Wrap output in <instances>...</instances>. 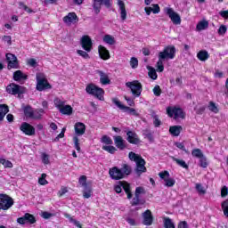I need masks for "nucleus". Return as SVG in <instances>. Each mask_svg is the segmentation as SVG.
Segmentation results:
<instances>
[{
  "label": "nucleus",
  "mask_w": 228,
  "mask_h": 228,
  "mask_svg": "<svg viewBox=\"0 0 228 228\" xmlns=\"http://www.w3.org/2000/svg\"><path fill=\"white\" fill-rule=\"evenodd\" d=\"M101 142L102 143H105V145H113V140H111L108 135H103Z\"/></svg>",
  "instance_id": "obj_47"
},
{
  "label": "nucleus",
  "mask_w": 228,
  "mask_h": 228,
  "mask_svg": "<svg viewBox=\"0 0 228 228\" xmlns=\"http://www.w3.org/2000/svg\"><path fill=\"white\" fill-rule=\"evenodd\" d=\"M102 150L106 151L110 154H115V152H117V148H115V146H111V145L102 146Z\"/></svg>",
  "instance_id": "obj_49"
},
{
  "label": "nucleus",
  "mask_w": 228,
  "mask_h": 228,
  "mask_svg": "<svg viewBox=\"0 0 228 228\" xmlns=\"http://www.w3.org/2000/svg\"><path fill=\"white\" fill-rule=\"evenodd\" d=\"M175 58V46L168 45L160 53H159V61L157 62L158 72H163L165 70V66H163V61L165 60H174Z\"/></svg>",
  "instance_id": "obj_1"
},
{
  "label": "nucleus",
  "mask_w": 228,
  "mask_h": 228,
  "mask_svg": "<svg viewBox=\"0 0 228 228\" xmlns=\"http://www.w3.org/2000/svg\"><path fill=\"white\" fill-rule=\"evenodd\" d=\"M98 53L100 54V57L102 58V60H110V51H108V49H106V47L100 45L98 47Z\"/></svg>",
  "instance_id": "obj_29"
},
{
  "label": "nucleus",
  "mask_w": 228,
  "mask_h": 228,
  "mask_svg": "<svg viewBox=\"0 0 228 228\" xmlns=\"http://www.w3.org/2000/svg\"><path fill=\"white\" fill-rule=\"evenodd\" d=\"M164 227L165 228H175V224H174V222H172V219H170V217H165L164 218Z\"/></svg>",
  "instance_id": "obj_39"
},
{
  "label": "nucleus",
  "mask_w": 228,
  "mask_h": 228,
  "mask_svg": "<svg viewBox=\"0 0 228 228\" xmlns=\"http://www.w3.org/2000/svg\"><path fill=\"white\" fill-rule=\"evenodd\" d=\"M183 131V126H172L169 127V133L172 136H179Z\"/></svg>",
  "instance_id": "obj_30"
},
{
  "label": "nucleus",
  "mask_w": 228,
  "mask_h": 228,
  "mask_svg": "<svg viewBox=\"0 0 228 228\" xmlns=\"http://www.w3.org/2000/svg\"><path fill=\"white\" fill-rule=\"evenodd\" d=\"M86 131V126L85 124L78 122L75 125V133L77 136H83L85 134V132Z\"/></svg>",
  "instance_id": "obj_26"
},
{
  "label": "nucleus",
  "mask_w": 228,
  "mask_h": 228,
  "mask_svg": "<svg viewBox=\"0 0 228 228\" xmlns=\"http://www.w3.org/2000/svg\"><path fill=\"white\" fill-rule=\"evenodd\" d=\"M165 13L168 15L169 19L172 20L173 24L179 25L181 24V16L175 12H174V9L170 7H166L164 9Z\"/></svg>",
  "instance_id": "obj_13"
},
{
  "label": "nucleus",
  "mask_w": 228,
  "mask_h": 228,
  "mask_svg": "<svg viewBox=\"0 0 228 228\" xmlns=\"http://www.w3.org/2000/svg\"><path fill=\"white\" fill-rule=\"evenodd\" d=\"M221 208L223 209L224 216L228 218V199L222 202Z\"/></svg>",
  "instance_id": "obj_43"
},
{
  "label": "nucleus",
  "mask_w": 228,
  "mask_h": 228,
  "mask_svg": "<svg viewBox=\"0 0 228 228\" xmlns=\"http://www.w3.org/2000/svg\"><path fill=\"white\" fill-rule=\"evenodd\" d=\"M20 8H22L25 12L28 13H33V10H31L29 7H28L26 4H24L22 2L19 3Z\"/></svg>",
  "instance_id": "obj_55"
},
{
  "label": "nucleus",
  "mask_w": 228,
  "mask_h": 228,
  "mask_svg": "<svg viewBox=\"0 0 228 228\" xmlns=\"http://www.w3.org/2000/svg\"><path fill=\"white\" fill-rule=\"evenodd\" d=\"M172 160L175 161L178 165V167H181L182 168H185V170H188L189 166L186 164V161L183 159H179L175 157H171Z\"/></svg>",
  "instance_id": "obj_34"
},
{
  "label": "nucleus",
  "mask_w": 228,
  "mask_h": 228,
  "mask_svg": "<svg viewBox=\"0 0 228 228\" xmlns=\"http://www.w3.org/2000/svg\"><path fill=\"white\" fill-rule=\"evenodd\" d=\"M159 177L164 181V186L167 188H172L175 184V179L170 177V173L168 171H162L159 173Z\"/></svg>",
  "instance_id": "obj_10"
},
{
  "label": "nucleus",
  "mask_w": 228,
  "mask_h": 228,
  "mask_svg": "<svg viewBox=\"0 0 228 228\" xmlns=\"http://www.w3.org/2000/svg\"><path fill=\"white\" fill-rule=\"evenodd\" d=\"M152 7H145L144 11L146 12V15H151V13H159L161 12V9L159 8V5L158 4H153L151 5Z\"/></svg>",
  "instance_id": "obj_28"
},
{
  "label": "nucleus",
  "mask_w": 228,
  "mask_h": 228,
  "mask_svg": "<svg viewBox=\"0 0 228 228\" xmlns=\"http://www.w3.org/2000/svg\"><path fill=\"white\" fill-rule=\"evenodd\" d=\"M195 189L200 195H206V189L202 186V183H196Z\"/></svg>",
  "instance_id": "obj_46"
},
{
  "label": "nucleus",
  "mask_w": 228,
  "mask_h": 228,
  "mask_svg": "<svg viewBox=\"0 0 228 228\" xmlns=\"http://www.w3.org/2000/svg\"><path fill=\"white\" fill-rule=\"evenodd\" d=\"M78 183L80 185L83 186V188H86V186H88V184L86 183V175H81L79 177Z\"/></svg>",
  "instance_id": "obj_51"
},
{
  "label": "nucleus",
  "mask_w": 228,
  "mask_h": 228,
  "mask_svg": "<svg viewBox=\"0 0 228 228\" xmlns=\"http://www.w3.org/2000/svg\"><path fill=\"white\" fill-rule=\"evenodd\" d=\"M133 169L131 166L127 164H124L122 168H118V167H113L109 170V175L114 181H120V179H124L126 175H129Z\"/></svg>",
  "instance_id": "obj_2"
},
{
  "label": "nucleus",
  "mask_w": 228,
  "mask_h": 228,
  "mask_svg": "<svg viewBox=\"0 0 228 228\" xmlns=\"http://www.w3.org/2000/svg\"><path fill=\"white\" fill-rule=\"evenodd\" d=\"M77 20L78 19L76 12H69L67 16L63 18V21L65 22V24H68V26H70V24L74 22H77Z\"/></svg>",
  "instance_id": "obj_22"
},
{
  "label": "nucleus",
  "mask_w": 228,
  "mask_h": 228,
  "mask_svg": "<svg viewBox=\"0 0 228 228\" xmlns=\"http://www.w3.org/2000/svg\"><path fill=\"white\" fill-rule=\"evenodd\" d=\"M37 219L34 215L29 213H26L23 216L17 219V223L20 225H24L25 224H35Z\"/></svg>",
  "instance_id": "obj_15"
},
{
  "label": "nucleus",
  "mask_w": 228,
  "mask_h": 228,
  "mask_svg": "<svg viewBox=\"0 0 228 228\" xmlns=\"http://www.w3.org/2000/svg\"><path fill=\"white\" fill-rule=\"evenodd\" d=\"M208 28H209V22H208L206 20H203L197 24L196 30L204 31V29H208Z\"/></svg>",
  "instance_id": "obj_31"
},
{
  "label": "nucleus",
  "mask_w": 228,
  "mask_h": 228,
  "mask_svg": "<svg viewBox=\"0 0 228 228\" xmlns=\"http://www.w3.org/2000/svg\"><path fill=\"white\" fill-rule=\"evenodd\" d=\"M36 79H37V90H38V92H44V90H51L52 88L51 84H49L44 73H37Z\"/></svg>",
  "instance_id": "obj_5"
},
{
  "label": "nucleus",
  "mask_w": 228,
  "mask_h": 228,
  "mask_svg": "<svg viewBox=\"0 0 228 228\" xmlns=\"http://www.w3.org/2000/svg\"><path fill=\"white\" fill-rule=\"evenodd\" d=\"M126 140L128 142V143H132V145H138L139 143L142 142V141H140V137H138V134H136V132H133V131H128L126 133Z\"/></svg>",
  "instance_id": "obj_17"
},
{
  "label": "nucleus",
  "mask_w": 228,
  "mask_h": 228,
  "mask_svg": "<svg viewBox=\"0 0 228 228\" xmlns=\"http://www.w3.org/2000/svg\"><path fill=\"white\" fill-rule=\"evenodd\" d=\"M148 74L151 79H154V80L158 79V73H156V69H150Z\"/></svg>",
  "instance_id": "obj_56"
},
{
  "label": "nucleus",
  "mask_w": 228,
  "mask_h": 228,
  "mask_svg": "<svg viewBox=\"0 0 228 228\" xmlns=\"http://www.w3.org/2000/svg\"><path fill=\"white\" fill-rule=\"evenodd\" d=\"M12 206H13V200L6 194H0V209L6 211Z\"/></svg>",
  "instance_id": "obj_12"
},
{
  "label": "nucleus",
  "mask_w": 228,
  "mask_h": 228,
  "mask_svg": "<svg viewBox=\"0 0 228 228\" xmlns=\"http://www.w3.org/2000/svg\"><path fill=\"white\" fill-rule=\"evenodd\" d=\"M118 5L120 12L121 20H126L127 19V11H126V4H124V1L122 0H118Z\"/></svg>",
  "instance_id": "obj_23"
},
{
  "label": "nucleus",
  "mask_w": 228,
  "mask_h": 228,
  "mask_svg": "<svg viewBox=\"0 0 228 228\" xmlns=\"http://www.w3.org/2000/svg\"><path fill=\"white\" fill-rule=\"evenodd\" d=\"M103 42L105 44H108L109 45H115V37H113V36L111 35H105L103 37Z\"/></svg>",
  "instance_id": "obj_37"
},
{
  "label": "nucleus",
  "mask_w": 228,
  "mask_h": 228,
  "mask_svg": "<svg viewBox=\"0 0 228 228\" xmlns=\"http://www.w3.org/2000/svg\"><path fill=\"white\" fill-rule=\"evenodd\" d=\"M86 94L89 95H94L99 101H104V89L95 86V84H89L86 87Z\"/></svg>",
  "instance_id": "obj_4"
},
{
  "label": "nucleus",
  "mask_w": 228,
  "mask_h": 228,
  "mask_svg": "<svg viewBox=\"0 0 228 228\" xmlns=\"http://www.w3.org/2000/svg\"><path fill=\"white\" fill-rule=\"evenodd\" d=\"M94 195V191H92V187L86 186L83 190V197L84 199H90Z\"/></svg>",
  "instance_id": "obj_36"
},
{
  "label": "nucleus",
  "mask_w": 228,
  "mask_h": 228,
  "mask_svg": "<svg viewBox=\"0 0 228 228\" xmlns=\"http://www.w3.org/2000/svg\"><path fill=\"white\" fill-rule=\"evenodd\" d=\"M228 195V188L227 186H223L222 189H221V197H227Z\"/></svg>",
  "instance_id": "obj_60"
},
{
  "label": "nucleus",
  "mask_w": 228,
  "mask_h": 228,
  "mask_svg": "<svg viewBox=\"0 0 228 228\" xmlns=\"http://www.w3.org/2000/svg\"><path fill=\"white\" fill-rule=\"evenodd\" d=\"M200 159V167L202 168H208V159L206 158L205 155H203Z\"/></svg>",
  "instance_id": "obj_50"
},
{
  "label": "nucleus",
  "mask_w": 228,
  "mask_h": 228,
  "mask_svg": "<svg viewBox=\"0 0 228 228\" xmlns=\"http://www.w3.org/2000/svg\"><path fill=\"white\" fill-rule=\"evenodd\" d=\"M69 190L67 189V187H61V190L58 191V195L59 197H63V195H65V193H68Z\"/></svg>",
  "instance_id": "obj_59"
},
{
  "label": "nucleus",
  "mask_w": 228,
  "mask_h": 228,
  "mask_svg": "<svg viewBox=\"0 0 228 228\" xmlns=\"http://www.w3.org/2000/svg\"><path fill=\"white\" fill-rule=\"evenodd\" d=\"M8 106L6 104H0V122L4 120V117H6V113H8Z\"/></svg>",
  "instance_id": "obj_33"
},
{
  "label": "nucleus",
  "mask_w": 228,
  "mask_h": 228,
  "mask_svg": "<svg viewBox=\"0 0 228 228\" xmlns=\"http://www.w3.org/2000/svg\"><path fill=\"white\" fill-rule=\"evenodd\" d=\"M41 160L44 165H50L51 160L49 159V154L45 152L41 153Z\"/></svg>",
  "instance_id": "obj_42"
},
{
  "label": "nucleus",
  "mask_w": 228,
  "mask_h": 228,
  "mask_svg": "<svg viewBox=\"0 0 228 228\" xmlns=\"http://www.w3.org/2000/svg\"><path fill=\"white\" fill-rule=\"evenodd\" d=\"M153 124L155 127H159L161 126V120H159L158 115H153Z\"/></svg>",
  "instance_id": "obj_54"
},
{
  "label": "nucleus",
  "mask_w": 228,
  "mask_h": 228,
  "mask_svg": "<svg viewBox=\"0 0 228 228\" xmlns=\"http://www.w3.org/2000/svg\"><path fill=\"white\" fill-rule=\"evenodd\" d=\"M128 158L130 161H134L136 165L135 173L137 175H142L143 172H147V167H145V159L142 158V155H138L133 151H130L128 153Z\"/></svg>",
  "instance_id": "obj_3"
},
{
  "label": "nucleus",
  "mask_w": 228,
  "mask_h": 228,
  "mask_svg": "<svg viewBox=\"0 0 228 228\" xmlns=\"http://www.w3.org/2000/svg\"><path fill=\"white\" fill-rule=\"evenodd\" d=\"M73 142L76 151H77V152H81V147L79 146V138H77V136H75L73 138Z\"/></svg>",
  "instance_id": "obj_52"
},
{
  "label": "nucleus",
  "mask_w": 228,
  "mask_h": 228,
  "mask_svg": "<svg viewBox=\"0 0 228 228\" xmlns=\"http://www.w3.org/2000/svg\"><path fill=\"white\" fill-rule=\"evenodd\" d=\"M27 63L29 67H37V60L35 59H28Z\"/></svg>",
  "instance_id": "obj_64"
},
{
  "label": "nucleus",
  "mask_w": 228,
  "mask_h": 228,
  "mask_svg": "<svg viewBox=\"0 0 228 228\" xmlns=\"http://www.w3.org/2000/svg\"><path fill=\"white\" fill-rule=\"evenodd\" d=\"M218 33L219 35H225V33H227V27H225L224 25H221L218 29Z\"/></svg>",
  "instance_id": "obj_61"
},
{
  "label": "nucleus",
  "mask_w": 228,
  "mask_h": 228,
  "mask_svg": "<svg viewBox=\"0 0 228 228\" xmlns=\"http://www.w3.org/2000/svg\"><path fill=\"white\" fill-rule=\"evenodd\" d=\"M20 129L28 136H33L35 134V127L28 123H22Z\"/></svg>",
  "instance_id": "obj_21"
},
{
  "label": "nucleus",
  "mask_w": 228,
  "mask_h": 228,
  "mask_svg": "<svg viewBox=\"0 0 228 228\" xmlns=\"http://www.w3.org/2000/svg\"><path fill=\"white\" fill-rule=\"evenodd\" d=\"M46 177H47V175L45 173H43L41 175V177L38 179V183L39 184H41V186H45V184H49V182L45 180Z\"/></svg>",
  "instance_id": "obj_48"
},
{
  "label": "nucleus",
  "mask_w": 228,
  "mask_h": 228,
  "mask_svg": "<svg viewBox=\"0 0 228 228\" xmlns=\"http://www.w3.org/2000/svg\"><path fill=\"white\" fill-rule=\"evenodd\" d=\"M77 54H79V56H81L85 60H88V58H90V55L88 54V53H86L83 50H77Z\"/></svg>",
  "instance_id": "obj_53"
},
{
  "label": "nucleus",
  "mask_w": 228,
  "mask_h": 228,
  "mask_svg": "<svg viewBox=\"0 0 228 228\" xmlns=\"http://www.w3.org/2000/svg\"><path fill=\"white\" fill-rule=\"evenodd\" d=\"M112 102H113V104H115V106L119 108V110H121L125 113H127L128 115H133V117H140V113H138L137 110L122 104V102L120 101H118V99L113 98Z\"/></svg>",
  "instance_id": "obj_7"
},
{
  "label": "nucleus",
  "mask_w": 228,
  "mask_h": 228,
  "mask_svg": "<svg viewBox=\"0 0 228 228\" xmlns=\"http://www.w3.org/2000/svg\"><path fill=\"white\" fill-rule=\"evenodd\" d=\"M96 72L100 76V83L102 85H110L111 83L110 77L104 71L97 70Z\"/></svg>",
  "instance_id": "obj_27"
},
{
  "label": "nucleus",
  "mask_w": 228,
  "mask_h": 228,
  "mask_svg": "<svg viewBox=\"0 0 228 228\" xmlns=\"http://www.w3.org/2000/svg\"><path fill=\"white\" fill-rule=\"evenodd\" d=\"M0 163L4 167V168H13V164L10 160H6L5 159H1Z\"/></svg>",
  "instance_id": "obj_44"
},
{
  "label": "nucleus",
  "mask_w": 228,
  "mask_h": 228,
  "mask_svg": "<svg viewBox=\"0 0 228 228\" xmlns=\"http://www.w3.org/2000/svg\"><path fill=\"white\" fill-rule=\"evenodd\" d=\"M7 94L11 95H20V94H24L26 92V88L24 86H20L15 83H12L6 87Z\"/></svg>",
  "instance_id": "obj_11"
},
{
  "label": "nucleus",
  "mask_w": 228,
  "mask_h": 228,
  "mask_svg": "<svg viewBox=\"0 0 228 228\" xmlns=\"http://www.w3.org/2000/svg\"><path fill=\"white\" fill-rule=\"evenodd\" d=\"M130 66L133 69H136L138 67V59L132 57L130 60Z\"/></svg>",
  "instance_id": "obj_57"
},
{
  "label": "nucleus",
  "mask_w": 228,
  "mask_h": 228,
  "mask_svg": "<svg viewBox=\"0 0 228 228\" xmlns=\"http://www.w3.org/2000/svg\"><path fill=\"white\" fill-rule=\"evenodd\" d=\"M6 60L8 61V69H19V61L17 56L13 53H6Z\"/></svg>",
  "instance_id": "obj_16"
},
{
  "label": "nucleus",
  "mask_w": 228,
  "mask_h": 228,
  "mask_svg": "<svg viewBox=\"0 0 228 228\" xmlns=\"http://www.w3.org/2000/svg\"><path fill=\"white\" fill-rule=\"evenodd\" d=\"M12 78L14 79V81H17L18 83H20L22 85L28 79V75L22 72V70H16L13 72Z\"/></svg>",
  "instance_id": "obj_19"
},
{
  "label": "nucleus",
  "mask_w": 228,
  "mask_h": 228,
  "mask_svg": "<svg viewBox=\"0 0 228 228\" xmlns=\"http://www.w3.org/2000/svg\"><path fill=\"white\" fill-rule=\"evenodd\" d=\"M126 87L129 88L132 95L134 97H140L142 95V92L143 90V86L138 80H134L132 82H126Z\"/></svg>",
  "instance_id": "obj_6"
},
{
  "label": "nucleus",
  "mask_w": 228,
  "mask_h": 228,
  "mask_svg": "<svg viewBox=\"0 0 228 228\" xmlns=\"http://www.w3.org/2000/svg\"><path fill=\"white\" fill-rule=\"evenodd\" d=\"M23 112L27 118H41L40 115L37 116L33 113V109L29 105L23 107Z\"/></svg>",
  "instance_id": "obj_25"
},
{
  "label": "nucleus",
  "mask_w": 228,
  "mask_h": 228,
  "mask_svg": "<svg viewBox=\"0 0 228 228\" xmlns=\"http://www.w3.org/2000/svg\"><path fill=\"white\" fill-rule=\"evenodd\" d=\"M153 94L156 95V97H159L161 95V87L159 86H155L153 88Z\"/></svg>",
  "instance_id": "obj_58"
},
{
  "label": "nucleus",
  "mask_w": 228,
  "mask_h": 228,
  "mask_svg": "<svg viewBox=\"0 0 228 228\" xmlns=\"http://www.w3.org/2000/svg\"><path fill=\"white\" fill-rule=\"evenodd\" d=\"M102 4H104L106 8H111V0H94L93 8L96 15L101 12Z\"/></svg>",
  "instance_id": "obj_14"
},
{
  "label": "nucleus",
  "mask_w": 228,
  "mask_h": 228,
  "mask_svg": "<svg viewBox=\"0 0 228 228\" xmlns=\"http://www.w3.org/2000/svg\"><path fill=\"white\" fill-rule=\"evenodd\" d=\"M59 111L62 115H72L73 109L70 105H64Z\"/></svg>",
  "instance_id": "obj_35"
},
{
  "label": "nucleus",
  "mask_w": 228,
  "mask_h": 228,
  "mask_svg": "<svg viewBox=\"0 0 228 228\" xmlns=\"http://www.w3.org/2000/svg\"><path fill=\"white\" fill-rule=\"evenodd\" d=\"M191 156L200 159V158L204 156V153H202V150L197 148L191 151Z\"/></svg>",
  "instance_id": "obj_40"
},
{
  "label": "nucleus",
  "mask_w": 228,
  "mask_h": 228,
  "mask_svg": "<svg viewBox=\"0 0 228 228\" xmlns=\"http://www.w3.org/2000/svg\"><path fill=\"white\" fill-rule=\"evenodd\" d=\"M154 222V217H152V212L151 210H146L142 213V224L143 225H152Z\"/></svg>",
  "instance_id": "obj_20"
},
{
  "label": "nucleus",
  "mask_w": 228,
  "mask_h": 228,
  "mask_svg": "<svg viewBox=\"0 0 228 228\" xmlns=\"http://www.w3.org/2000/svg\"><path fill=\"white\" fill-rule=\"evenodd\" d=\"M64 216L66 218H69V222L71 224H74V225H76V227L81 228V223H79V221L73 219L72 217H70V215L69 214H64Z\"/></svg>",
  "instance_id": "obj_45"
},
{
  "label": "nucleus",
  "mask_w": 228,
  "mask_h": 228,
  "mask_svg": "<svg viewBox=\"0 0 228 228\" xmlns=\"http://www.w3.org/2000/svg\"><path fill=\"white\" fill-rule=\"evenodd\" d=\"M92 38H90L88 36H83L81 38V46L82 48L86 51V53H90L92 51Z\"/></svg>",
  "instance_id": "obj_18"
},
{
  "label": "nucleus",
  "mask_w": 228,
  "mask_h": 228,
  "mask_svg": "<svg viewBox=\"0 0 228 228\" xmlns=\"http://www.w3.org/2000/svg\"><path fill=\"white\" fill-rule=\"evenodd\" d=\"M167 113L171 118L174 117L175 120H179V118H184V112L181 108L167 107Z\"/></svg>",
  "instance_id": "obj_9"
},
{
  "label": "nucleus",
  "mask_w": 228,
  "mask_h": 228,
  "mask_svg": "<svg viewBox=\"0 0 228 228\" xmlns=\"http://www.w3.org/2000/svg\"><path fill=\"white\" fill-rule=\"evenodd\" d=\"M175 147H177V149H180V151H183L184 152H186V148L184 147V143L175 142Z\"/></svg>",
  "instance_id": "obj_63"
},
{
  "label": "nucleus",
  "mask_w": 228,
  "mask_h": 228,
  "mask_svg": "<svg viewBox=\"0 0 228 228\" xmlns=\"http://www.w3.org/2000/svg\"><path fill=\"white\" fill-rule=\"evenodd\" d=\"M113 138L116 147L119 149V151H124V149H126V142L124 138L120 135L114 136Z\"/></svg>",
  "instance_id": "obj_24"
},
{
  "label": "nucleus",
  "mask_w": 228,
  "mask_h": 228,
  "mask_svg": "<svg viewBox=\"0 0 228 228\" xmlns=\"http://www.w3.org/2000/svg\"><path fill=\"white\" fill-rule=\"evenodd\" d=\"M144 137L147 138L150 142H154V137L152 136V134L149 131H146V133H144Z\"/></svg>",
  "instance_id": "obj_62"
},
{
  "label": "nucleus",
  "mask_w": 228,
  "mask_h": 228,
  "mask_svg": "<svg viewBox=\"0 0 228 228\" xmlns=\"http://www.w3.org/2000/svg\"><path fill=\"white\" fill-rule=\"evenodd\" d=\"M197 58L200 61H206L209 58V53L206 50H201L198 53Z\"/></svg>",
  "instance_id": "obj_32"
},
{
  "label": "nucleus",
  "mask_w": 228,
  "mask_h": 228,
  "mask_svg": "<svg viewBox=\"0 0 228 228\" xmlns=\"http://www.w3.org/2000/svg\"><path fill=\"white\" fill-rule=\"evenodd\" d=\"M122 188L127 195V199H132L133 194L131 193V185L126 182H118L117 185L114 186L116 193H122Z\"/></svg>",
  "instance_id": "obj_8"
},
{
  "label": "nucleus",
  "mask_w": 228,
  "mask_h": 228,
  "mask_svg": "<svg viewBox=\"0 0 228 228\" xmlns=\"http://www.w3.org/2000/svg\"><path fill=\"white\" fill-rule=\"evenodd\" d=\"M209 111H212V113H218V106H216V103L215 102H209L208 106Z\"/></svg>",
  "instance_id": "obj_41"
},
{
  "label": "nucleus",
  "mask_w": 228,
  "mask_h": 228,
  "mask_svg": "<svg viewBox=\"0 0 228 228\" xmlns=\"http://www.w3.org/2000/svg\"><path fill=\"white\" fill-rule=\"evenodd\" d=\"M53 104L55 106V108H57V110H61L63 108V106L65 105V101L60 99V98H55L53 100Z\"/></svg>",
  "instance_id": "obj_38"
}]
</instances>
